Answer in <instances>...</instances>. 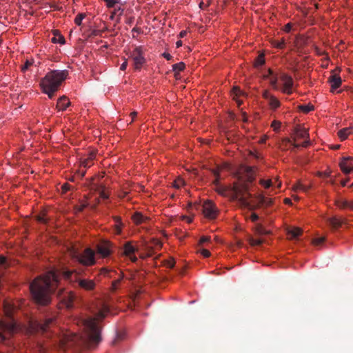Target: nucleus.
<instances>
[{
  "instance_id": "f257e3e1",
  "label": "nucleus",
  "mask_w": 353,
  "mask_h": 353,
  "mask_svg": "<svg viewBox=\"0 0 353 353\" xmlns=\"http://www.w3.org/2000/svg\"><path fill=\"white\" fill-rule=\"evenodd\" d=\"M98 311L99 312L93 316L81 317L78 320L77 323L83 328V335L75 333L65 334L61 339L63 348L90 347L92 344H98L101 341V329L99 323L106 316L105 312L109 310Z\"/></svg>"
},
{
  "instance_id": "f03ea898",
  "label": "nucleus",
  "mask_w": 353,
  "mask_h": 353,
  "mask_svg": "<svg viewBox=\"0 0 353 353\" xmlns=\"http://www.w3.org/2000/svg\"><path fill=\"white\" fill-rule=\"evenodd\" d=\"M59 279L53 270L48 272L43 276L36 278L30 285L32 298L34 301L46 306L51 301V294L58 286Z\"/></svg>"
},
{
  "instance_id": "7ed1b4c3",
  "label": "nucleus",
  "mask_w": 353,
  "mask_h": 353,
  "mask_svg": "<svg viewBox=\"0 0 353 353\" xmlns=\"http://www.w3.org/2000/svg\"><path fill=\"white\" fill-rule=\"evenodd\" d=\"M68 76V71L63 70H51L41 79L40 85L43 92L48 94L50 99H52L55 92L60 87L62 82Z\"/></svg>"
},
{
  "instance_id": "20e7f679",
  "label": "nucleus",
  "mask_w": 353,
  "mask_h": 353,
  "mask_svg": "<svg viewBox=\"0 0 353 353\" xmlns=\"http://www.w3.org/2000/svg\"><path fill=\"white\" fill-rule=\"evenodd\" d=\"M236 188L237 192L233 195V198L237 199L236 201H238L241 206L251 211L257 210L261 207L260 204L254 203L249 200L253 196L252 194L249 192V185L245 183L244 186H240V188Z\"/></svg>"
},
{
  "instance_id": "39448f33",
  "label": "nucleus",
  "mask_w": 353,
  "mask_h": 353,
  "mask_svg": "<svg viewBox=\"0 0 353 353\" xmlns=\"http://www.w3.org/2000/svg\"><path fill=\"white\" fill-rule=\"evenodd\" d=\"M144 54L145 50L141 46H137L130 52V57L132 59L134 70H140L146 63Z\"/></svg>"
},
{
  "instance_id": "423d86ee",
  "label": "nucleus",
  "mask_w": 353,
  "mask_h": 353,
  "mask_svg": "<svg viewBox=\"0 0 353 353\" xmlns=\"http://www.w3.org/2000/svg\"><path fill=\"white\" fill-rule=\"evenodd\" d=\"M94 255V252L92 249L86 248L81 254L74 252L72 258L83 265L90 266L95 263Z\"/></svg>"
},
{
  "instance_id": "0eeeda50",
  "label": "nucleus",
  "mask_w": 353,
  "mask_h": 353,
  "mask_svg": "<svg viewBox=\"0 0 353 353\" xmlns=\"http://www.w3.org/2000/svg\"><path fill=\"white\" fill-rule=\"evenodd\" d=\"M245 183L242 182H234L232 185L223 186L220 185L216 188V192L220 195L228 197L231 201H236L237 199H234L233 195L237 192V188L240 186H244Z\"/></svg>"
},
{
  "instance_id": "6e6552de",
  "label": "nucleus",
  "mask_w": 353,
  "mask_h": 353,
  "mask_svg": "<svg viewBox=\"0 0 353 353\" xmlns=\"http://www.w3.org/2000/svg\"><path fill=\"white\" fill-rule=\"evenodd\" d=\"M242 176H239V181L245 183L248 185V183H252L255 179L256 168L254 166H243L241 168Z\"/></svg>"
},
{
  "instance_id": "1a4fd4ad",
  "label": "nucleus",
  "mask_w": 353,
  "mask_h": 353,
  "mask_svg": "<svg viewBox=\"0 0 353 353\" xmlns=\"http://www.w3.org/2000/svg\"><path fill=\"white\" fill-rule=\"evenodd\" d=\"M113 245L108 240H102L97 246V252L103 257L108 256L112 252Z\"/></svg>"
},
{
  "instance_id": "9d476101",
  "label": "nucleus",
  "mask_w": 353,
  "mask_h": 353,
  "mask_svg": "<svg viewBox=\"0 0 353 353\" xmlns=\"http://www.w3.org/2000/svg\"><path fill=\"white\" fill-rule=\"evenodd\" d=\"M216 208L214 204L210 201H205L203 205V213L209 219H214L216 216Z\"/></svg>"
},
{
  "instance_id": "9b49d317",
  "label": "nucleus",
  "mask_w": 353,
  "mask_h": 353,
  "mask_svg": "<svg viewBox=\"0 0 353 353\" xmlns=\"http://www.w3.org/2000/svg\"><path fill=\"white\" fill-rule=\"evenodd\" d=\"M281 81L283 83V92L286 94H291L292 92V88L293 86L292 78L286 74H282L280 77Z\"/></svg>"
},
{
  "instance_id": "f8f14e48",
  "label": "nucleus",
  "mask_w": 353,
  "mask_h": 353,
  "mask_svg": "<svg viewBox=\"0 0 353 353\" xmlns=\"http://www.w3.org/2000/svg\"><path fill=\"white\" fill-rule=\"evenodd\" d=\"M328 81L331 86V92H334V90L339 88L341 83L342 80L341 77L334 72V71H332V74L329 77Z\"/></svg>"
},
{
  "instance_id": "ddd939ff",
  "label": "nucleus",
  "mask_w": 353,
  "mask_h": 353,
  "mask_svg": "<svg viewBox=\"0 0 353 353\" xmlns=\"http://www.w3.org/2000/svg\"><path fill=\"white\" fill-rule=\"evenodd\" d=\"M347 220L345 218L333 216L328 219L329 224L334 228L337 229L343 225L346 224Z\"/></svg>"
},
{
  "instance_id": "4468645a",
  "label": "nucleus",
  "mask_w": 353,
  "mask_h": 353,
  "mask_svg": "<svg viewBox=\"0 0 353 353\" xmlns=\"http://www.w3.org/2000/svg\"><path fill=\"white\" fill-rule=\"evenodd\" d=\"M245 94V92L241 90V89L238 86H234L231 91V95L232 97V99L233 100L236 101V102L238 104V106H240L243 103V101L239 99V97Z\"/></svg>"
},
{
  "instance_id": "2eb2a0df",
  "label": "nucleus",
  "mask_w": 353,
  "mask_h": 353,
  "mask_svg": "<svg viewBox=\"0 0 353 353\" xmlns=\"http://www.w3.org/2000/svg\"><path fill=\"white\" fill-rule=\"evenodd\" d=\"M294 134L299 139H309V133L307 130L297 125L294 128Z\"/></svg>"
},
{
  "instance_id": "dca6fc26",
  "label": "nucleus",
  "mask_w": 353,
  "mask_h": 353,
  "mask_svg": "<svg viewBox=\"0 0 353 353\" xmlns=\"http://www.w3.org/2000/svg\"><path fill=\"white\" fill-rule=\"evenodd\" d=\"M70 105V101L65 96L59 99L57 103V108L59 111H63Z\"/></svg>"
},
{
  "instance_id": "f3484780",
  "label": "nucleus",
  "mask_w": 353,
  "mask_h": 353,
  "mask_svg": "<svg viewBox=\"0 0 353 353\" xmlns=\"http://www.w3.org/2000/svg\"><path fill=\"white\" fill-rule=\"evenodd\" d=\"M132 219L136 225H139V224L146 222L148 220V217L146 216H144L142 213H141L139 212H136L132 216Z\"/></svg>"
},
{
  "instance_id": "a211bd4d",
  "label": "nucleus",
  "mask_w": 353,
  "mask_h": 353,
  "mask_svg": "<svg viewBox=\"0 0 353 353\" xmlns=\"http://www.w3.org/2000/svg\"><path fill=\"white\" fill-rule=\"evenodd\" d=\"M79 285L81 288L86 290H92L95 287V283L92 280L81 279L79 281Z\"/></svg>"
},
{
  "instance_id": "6ab92c4d",
  "label": "nucleus",
  "mask_w": 353,
  "mask_h": 353,
  "mask_svg": "<svg viewBox=\"0 0 353 353\" xmlns=\"http://www.w3.org/2000/svg\"><path fill=\"white\" fill-rule=\"evenodd\" d=\"M95 158V154L90 152L88 157L81 160V166L83 168H90L92 165V161Z\"/></svg>"
},
{
  "instance_id": "aec40b11",
  "label": "nucleus",
  "mask_w": 353,
  "mask_h": 353,
  "mask_svg": "<svg viewBox=\"0 0 353 353\" xmlns=\"http://www.w3.org/2000/svg\"><path fill=\"white\" fill-rule=\"evenodd\" d=\"M137 249L132 245V243L126 242L123 245V254L125 256H130L135 252Z\"/></svg>"
},
{
  "instance_id": "412c9836",
  "label": "nucleus",
  "mask_w": 353,
  "mask_h": 353,
  "mask_svg": "<svg viewBox=\"0 0 353 353\" xmlns=\"http://www.w3.org/2000/svg\"><path fill=\"white\" fill-rule=\"evenodd\" d=\"M336 205L341 209L349 208L353 210V202L347 200H338L336 201Z\"/></svg>"
},
{
  "instance_id": "4be33fe9",
  "label": "nucleus",
  "mask_w": 353,
  "mask_h": 353,
  "mask_svg": "<svg viewBox=\"0 0 353 353\" xmlns=\"http://www.w3.org/2000/svg\"><path fill=\"white\" fill-rule=\"evenodd\" d=\"M352 132V128H344L338 132V136L341 141L345 140Z\"/></svg>"
},
{
  "instance_id": "5701e85b",
  "label": "nucleus",
  "mask_w": 353,
  "mask_h": 353,
  "mask_svg": "<svg viewBox=\"0 0 353 353\" xmlns=\"http://www.w3.org/2000/svg\"><path fill=\"white\" fill-rule=\"evenodd\" d=\"M113 219L115 222L114 224V231L117 234H119L121 233V228L123 227V223L121 221V219L120 216H113Z\"/></svg>"
},
{
  "instance_id": "b1692460",
  "label": "nucleus",
  "mask_w": 353,
  "mask_h": 353,
  "mask_svg": "<svg viewBox=\"0 0 353 353\" xmlns=\"http://www.w3.org/2000/svg\"><path fill=\"white\" fill-rule=\"evenodd\" d=\"M302 234V230L299 228H293L288 230V234L290 239H296Z\"/></svg>"
},
{
  "instance_id": "393cba45",
  "label": "nucleus",
  "mask_w": 353,
  "mask_h": 353,
  "mask_svg": "<svg viewBox=\"0 0 353 353\" xmlns=\"http://www.w3.org/2000/svg\"><path fill=\"white\" fill-rule=\"evenodd\" d=\"M54 319L52 318H49L46 319L43 323H38V327L43 332H46L49 326L53 323Z\"/></svg>"
},
{
  "instance_id": "a878e982",
  "label": "nucleus",
  "mask_w": 353,
  "mask_h": 353,
  "mask_svg": "<svg viewBox=\"0 0 353 353\" xmlns=\"http://www.w3.org/2000/svg\"><path fill=\"white\" fill-rule=\"evenodd\" d=\"M339 166H340L341 171L345 174H348L352 171H353V168H352L351 164L347 165V163H346V162H340Z\"/></svg>"
},
{
  "instance_id": "bb28decb",
  "label": "nucleus",
  "mask_w": 353,
  "mask_h": 353,
  "mask_svg": "<svg viewBox=\"0 0 353 353\" xmlns=\"http://www.w3.org/2000/svg\"><path fill=\"white\" fill-rule=\"evenodd\" d=\"M271 43L274 48L279 49H283L285 46V39L284 38H282L281 41L272 40Z\"/></svg>"
},
{
  "instance_id": "cd10ccee",
  "label": "nucleus",
  "mask_w": 353,
  "mask_h": 353,
  "mask_svg": "<svg viewBox=\"0 0 353 353\" xmlns=\"http://www.w3.org/2000/svg\"><path fill=\"white\" fill-rule=\"evenodd\" d=\"M185 63L183 62H179L172 65V70L175 72V76L183 71L185 69Z\"/></svg>"
},
{
  "instance_id": "c85d7f7f",
  "label": "nucleus",
  "mask_w": 353,
  "mask_h": 353,
  "mask_svg": "<svg viewBox=\"0 0 353 353\" xmlns=\"http://www.w3.org/2000/svg\"><path fill=\"white\" fill-rule=\"evenodd\" d=\"M298 108L299 110H301L303 113H308L310 111H312L314 110V105L310 103L307 104V105H300L298 106Z\"/></svg>"
},
{
  "instance_id": "c756f323",
  "label": "nucleus",
  "mask_w": 353,
  "mask_h": 353,
  "mask_svg": "<svg viewBox=\"0 0 353 353\" xmlns=\"http://www.w3.org/2000/svg\"><path fill=\"white\" fill-rule=\"evenodd\" d=\"M268 102H269V105L271 107L272 109H274V110L279 108L281 105L279 101L274 96L271 97V99H270L268 100Z\"/></svg>"
},
{
  "instance_id": "7c9ffc66",
  "label": "nucleus",
  "mask_w": 353,
  "mask_h": 353,
  "mask_svg": "<svg viewBox=\"0 0 353 353\" xmlns=\"http://www.w3.org/2000/svg\"><path fill=\"white\" fill-rule=\"evenodd\" d=\"M51 40L54 43L64 44L65 42L64 37L60 34H57L54 33V36L52 38Z\"/></svg>"
},
{
  "instance_id": "2f4dec72",
  "label": "nucleus",
  "mask_w": 353,
  "mask_h": 353,
  "mask_svg": "<svg viewBox=\"0 0 353 353\" xmlns=\"http://www.w3.org/2000/svg\"><path fill=\"white\" fill-rule=\"evenodd\" d=\"M123 278V274H121V276L118 279L112 281V285L110 288V290L112 292H114L117 289V288H118L119 285L120 284Z\"/></svg>"
},
{
  "instance_id": "473e14b6",
  "label": "nucleus",
  "mask_w": 353,
  "mask_h": 353,
  "mask_svg": "<svg viewBox=\"0 0 353 353\" xmlns=\"http://www.w3.org/2000/svg\"><path fill=\"white\" fill-rule=\"evenodd\" d=\"M265 63V58H264V55L263 54H259L255 61H254V66L255 67H259V66H261L262 65H263Z\"/></svg>"
},
{
  "instance_id": "72a5a7b5",
  "label": "nucleus",
  "mask_w": 353,
  "mask_h": 353,
  "mask_svg": "<svg viewBox=\"0 0 353 353\" xmlns=\"http://www.w3.org/2000/svg\"><path fill=\"white\" fill-rule=\"evenodd\" d=\"M85 17V14L84 13H79L78 14L75 19H74V23L77 26H81L82 20Z\"/></svg>"
},
{
  "instance_id": "f704fd0d",
  "label": "nucleus",
  "mask_w": 353,
  "mask_h": 353,
  "mask_svg": "<svg viewBox=\"0 0 353 353\" xmlns=\"http://www.w3.org/2000/svg\"><path fill=\"white\" fill-rule=\"evenodd\" d=\"M256 230L259 234L264 235L269 234V231L266 230L261 224L256 225Z\"/></svg>"
},
{
  "instance_id": "c9c22d12",
  "label": "nucleus",
  "mask_w": 353,
  "mask_h": 353,
  "mask_svg": "<svg viewBox=\"0 0 353 353\" xmlns=\"http://www.w3.org/2000/svg\"><path fill=\"white\" fill-rule=\"evenodd\" d=\"M254 197L258 201V204H260V206L263 205L265 201V196L262 194H256Z\"/></svg>"
},
{
  "instance_id": "e433bc0d",
  "label": "nucleus",
  "mask_w": 353,
  "mask_h": 353,
  "mask_svg": "<svg viewBox=\"0 0 353 353\" xmlns=\"http://www.w3.org/2000/svg\"><path fill=\"white\" fill-rule=\"evenodd\" d=\"M184 181L182 179L178 178L174 181L173 186L175 188L179 189L181 186L184 185Z\"/></svg>"
},
{
  "instance_id": "4c0bfd02",
  "label": "nucleus",
  "mask_w": 353,
  "mask_h": 353,
  "mask_svg": "<svg viewBox=\"0 0 353 353\" xmlns=\"http://www.w3.org/2000/svg\"><path fill=\"white\" fill-rule=\"evenodd\" d=\"M260 184L263 185L265 188H269L272 185V182L270 179L268 180H264L261 179L260 180Z\"/></svg>"
},
{
  "instance_id": "58836bf2",
  "label": "nucleus",
  "mask_w": 353,
  "mask_h": 353,
  "mask_svg": "<svg viewBox=\"0 0 353 353\" xmlns=\"http://www.w3.org/2000/svg\"><path fill=\"white\" fill-rule=\"evenodd\" d=\"M281 125V123L280 121H276V120L273 121L272 123V125H271L272 128H273L274 131L279 130Z\"/></svg>"
},
{
  "instance_id": "ea45409f",
  "label": "nucleus",
  "mask_w": 353,
  "mask_h": 353,
  "mask_svg": "<svg viewBox=\"0 0 353 353\" xmlns=\"http://www.w3.org/2000/svg\"><path fill=\"white\" fill-rule=\"evenodd\" d=\"M174 264H175V261H174V259H170L165 261V265L169 268H172L174 267Z\"/></svg>"
},
{
  "instance_id": "a19ab883",
  "label": "nucleus",
  "mask_w": 353,
  "mask_h": 353,
  "mask_svg": "<svg viewBox=\"0 0 353 353\" xmlns=\"http://www.w3.org/2000/svg\"><path fill=\"white\" fill-rule=\"evenodd\" d=\"M33 63V61H30V60H26V61L25 62L24 65L21 66V70L23 72H25L26 70H28V68L32 65Z\"/></svg>"
},
{
  "instance_id": "79ce46f5",
  "label": "nucleus",
  "mask_w": 353,
  "mask_h": 353,
  "mask_svg": "<svg viewBox=\"0 0 353 353\" xmlns=\"http://www.w3.org/2000/svg\"><path fill=\"white\" fill-rule=\"evenodd\" d=\"M325 241V237L316 238L313 240L312 243L317 246L321 245Z\"/></svg>"
},
{
  "instance_id": "37998d69",
  "label": "nucleus",
  "mask_w": 353,
  "mask_h": 353,
  "mask_svg": "<svg viewBox=\"0 0 353 353\" xmlns=\"http://www.w3.org/2000/svg\"><path fill=\"white\" fill-rule=\"evenodd\" d=\"M331 172L330 171H325V172H319L317 175L320 177L323 178H328L330 176Z\"/></svg>"
},
{
  "instance_id": "c03bdc74",
  "label": "nucleus",
  "mask_w": 353,
  "mask_h": 353,
  "mask_svg": "<svg viewBox=\"0 0 353 353\" xmlns=\"http://www.w3.org/2000/svg\"><path fill=\"white\" fill-rule=\"evenodd\" d=\"M71 188H72V186L68 183L63 184L61 186V190H62L63 193L67 192L68 191L71 190Z\"/></svg>"
},
{
  "instance_id": "a18cd8bd",
  "label": "nucleus",
  "mask_w": 353,
  "mask_h": 353,
  "mask_svg": "<svg viewBox=\"0 0 353 353\" xmlns=\"http://www.w3.org/2000/svg\"><path fill=\"white\" fill-rule=\"evenodd\" d=\"M88 204L87 203H81L80 205L76 206V210L77 212H82L88 206Z\"/></svg>"
},
{
  "instance_id": "49530a36",
  "label": "nucleus",
  "mask_w": 353,
  "mask_h": 353,
  "mask_svg": "<svg viewBox=\"0 0 353 353\" xmlns=\"http://www.w3.org/2000/svg\"><path fill=\"white\" fill-rule=\"evenodd\" d=\"M273 204V199L271 198H265V201L263 203V206L269 207Z\"/></svg>"
},
{
  "instance_id": "de8ad7c7",
  "label": "nucleus",
  "mask_w": 353,
  "mask_h": 353,
  "mask_svg": "<svg viewBox=\"0 0 353 353\" xmlns=\"http://www.w3.org/2000/svg\"><path fill=\"white\" fill-rule=\"evenodd\" d=\"M106 2L107 6L108 8L114 7L115 4L117 3V0H104Z\"/></svg>"
},
{
  "instance_id": "09e8293b",
  "label": "nucleus",
  "mask_w": 353,
  "mask_h": 353,
  "mask_svg": "<svg viewBox=\"0 0 353 353\" xmlns=\"http://www.w3.org/2000/svg\"><path fill=\"white\" fill-rule=\"evenodd\" d=\"M270 84L274 89H277V79L276 77L272 78L270 80Z\"/></svg>"
},
{
  "instance_id": "8fccbe9b",
  "label": "nucleus",
  "mask_w": 353,
  "mask_h": 353,
  "mask_svg": "<svg viewBox=\"0 0 353 353\" xmlns=\"http://www.w3.org/2000/svg\"><path fill=\"white\" fill-rule=\"evenodd\" d=\"M263 97L264 99H267V100H269L270 99H271V97H273V95H272L269 91L268 90H265L263 93Z\"/></svg>"
},
{
  "instance_id": "3c124183",
  "label": "nucleus",
  "mask_w": 353,
  "mask_h": 353,
  "mask_svg": "<svg viewBox=\"0 0 353 353\" xmlns=\"http://www.w3.org/2000/svg\"><path fill=\"white\" fill-rule=\"evenodd\" d=\"M259 219V216L257 214L254 213V212H252L250 215V219L252 222H256V221H258Z\"/></svg>"
},
{
  "instance_id": "603ef678",
  "label": "nucleus",
  "mask_w": 353,
  "mask_h": 353,
  "mask_svg": "<svg viewBox=\"0 0 353 353\" xmlns=\"http://www.w3.org/2000/svg\"><path fill=\"white\" fill-rule=\"evenodd\" d=\"M73 272L71 271V270H67L65 272H64L63 273V276L66 279H70L72 274Z\"/></svg>"
},
{
  "instance_id": "864d4df0",
  "label": "nucleus",
  "mask_w": 353,
  "mask_h": 353,
  "mask_svg": "<svg viewBox=\"0 0 353 353\" xmlns=\"http://www.w3.org/2000/svg\"><path fill=\"white\" fill-rule=\"evenodd\" d=\"M292 25L291 23H287L283 28V31H285V32H289L292 29Z\"/></svg>"
},
{
  "instance_id": "5fc2aeb1",
  "label": "nucleus",
  "mask_w": 353,
  "mask_h": 353,
  "mask_svg": "<svg viewBox=\"0 0 353 353\" xmlns=\"http://www.w3.org/2000/svg\"><path fill=\"white\" fill-rule=\"evenodd\" d=\"M201 254L204 256V257H209L210 256V252L209 250H206V249H203L201 251Z\"/></svg>"
},
{
  "instance_id": "6e6d98bb",
  "label": "nucleus",
  "mask_w": 353,
  "mask_h": 353,
  "mask_svg": "<svg viewBox=\"0 0 353 353\" xmlns=\"http://www.w3.org/2000/svg\"><path fill=\"white\" fill-rule=\"evenodd\" d=\"M7 263V259L4 256L0 255V265H6Z\"/></svg>"
},
{
  "instance_id": "4d7b16f0",
  "label": "nucleus",
  "mask_w": 353,
  "mask_h": 353,
  "mask_svg": "<svg viewBox=\"0 0 353 353\" xmlns=\"http://www.w3.org/2000/svg\"><path fill=\"white\" fill-rule=\"evenodd\" d=\"M262 243H263V241H262V240H261V239H253V240L252 241V243H252L253 245H261Z\"/></svg>"
},
{
  "instance_id": "13d9d810",
  "label": "nucleus",
  "mask_w": 353,
  "mask_h": 353,
  "mask_svg": "<svg viewBox=\"0 0 353 353\" xmlns=\"http://www.w3.org/2000/svg\"><path fill=\"white\" fill-rule=\"evenodd\" d=\"M209 241H210V237L203 236L200 239L199 244H202V243H203L205 242H208Z\"/></svg>"
},
{
  "instance_id": "bf43d9fd",
  "label": "nucleus",
  "mask_w": 353,
  "mask_h": 353,
  "mask_svg": "<svg viewBox=\"0 0 353 353\" xmlns=\"http://www.w3.org/2000/svg\"><path fill=\"white\" fill-rule=\"evenodd\" d=\"M37 220H38V221H39L40 223H46V221H47V220H46V219L44 217V216H41V215L38 216V217H37Z\"/></svg>"
},
{
  "instance_id": "052dcab7",
  "label": "nucleus",
  "mask_w": 353,
  "mask_h": 353,
  "mask_svg": "<svg viewBox=\"0 0 353 353\" xmlns=\"http://www.w3.org/2000/svg\"><path fill=\"white\" fill-rule=\"evenodd\" d=\"M162 56H163L165 59H166L167 60H170V59H172V56H171V54H170V53H168V52H163V53L162 54Z\"/></svg>"
},
{
  "instance_id": "680f3d73",
  "label": "nucleus",
  "mask_w": 353,
  "mask_h": 353,
  "mask_svg": "<svg viewBox=\"0 0 353 353\" xmlns=\"http://www.w3.org/2000/svg\"><path fill=\"white\" fill-rule=\"evenodd\" d=\"M127 66H128V61L125 60L121 65V67H120V69L123 71L125 70V69L127 68Z\"/></svg>"
},
{
  "instance_id": "e2e57ef3",
  "label": "nucleus",
  "mask_w": 353,
  "mask_h": 353,
  "mask_svg": "<svg viewBox=\"0 0 353 353\" xmlns=\"http://www.w3.org/2000/svg\"><path fill=\"white\" fill-rule=\"evenodd\" d=\"M352 160H353V157H344L342 158L341 162L347 163L348 161H352Z\"/></svg>"
},
{
  "instance_id": "0e129e2a",
  "label": "nucleus",
  "mask_w": 353,
  "mask_h": 353,
  "mask_svg": "<svg viewBox=\"0 0 353 353\" xmlns=\"http://www.w3.org/2000/svg\"><path fill=\"white\" fill-rule=\"evenodd\" d=\"M132 32L133 33H137V34H141L142 32V30L140 28H138V27H134L133 28V29L132 30Z\"/></svg>"
},
{
  "instance_id": "69168bd1",
  "label": "nucleus",
  "mask_w": 353,
  "mask_h": 353,
  "mask_svg": "<svg viewBox=\"0 0 353 353\" xmlns=\"http://www.w3.org/2000/svg\"><path fill=\"white\" fill-rule=\"evenodd\" d=\"M303 184H301V183H298L296 185H294L293 190L294 191H296L298 190H301V186H303Z\"/></svg>"
},
{
  "instance_id": "338daca9",
  "label": "nucleus",
  "mask_w": 353,
  "mask_h": 353,
  "mask_svg": "<svg viewBox=\"0 0 353 353\" xmlns=\"http://www.w3.org/2000/svg\"><path fill=\"white\" fill-rule=\"evenodd\" d=\"M122 13H123V10H121V8L119 7L118 9L114 10L113 14H118L119 15H121Z\"/></svg>"
},
{
  "instance_id": "774afa93",
  "label": "nucleus",
  "mask_w": 353,
  "mask_h": 353,
  "mask_svg": "<svg viewBox=\"0 0 353 353\" xmlns=\"http://www.w3.org/2000/svg\"><path fill=\"white\" fill-rule=\"evenodd\" d=\"M219 180H220V177L218 176V177H216L213 181V183L216 185V188L221 185L219 183Z\"/></svg>"
}]
</instances>
